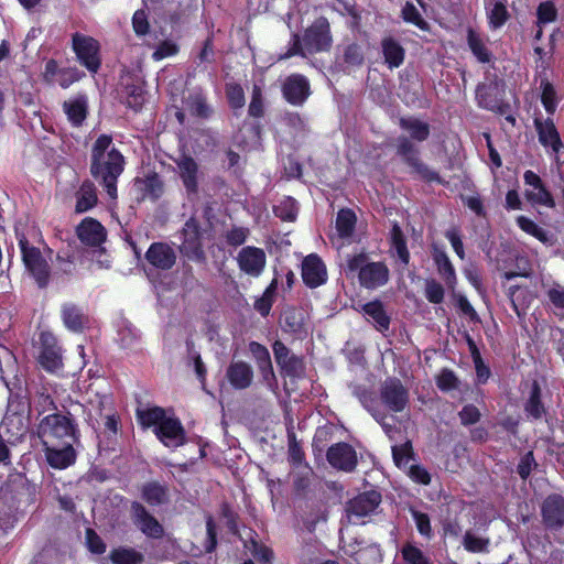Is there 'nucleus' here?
Segmentation results:
<instances>
[{"mask_svg": "<svg viewBox=\"0 0 564 564\" xmlns=\"http://www.w3.org/2000/svg\"><path fill=\"white\" fill-rule=\"evenodd\" d=\"M236 260L241 272L257 278L264 271L267 254L262 248L246 246L240 249Z\"/></svg>", "mask_w": 564, "mask_h": 564, "instance_id": "18", "label": "nucleus"}, {"mask_svg": "<svg viewBox=\"0 0 564 564\" xmlns=\"http://www.w3.org/2000/svg\"><path fill=\"white\" fill-rule=\"evenodd\" d=\"M488 25L491 30L501 29L511 18L508 0H484Z\"/></svg>", "mask_w": 564, "mask_h": 564, "instance_id": "29", "label": "nucleus"}, {"mask_svg": "<svg viewBox=\"0 0 564 564\" xmlns=\"http://www.w3.org/2000/svg\"><path fill=\"white\" fill-rule=\"evenodd\" d=\"M467 44L479 63L487 64L491 62L492 53L486 46L481 36L471 28L467 30Z\"/></svg>", "mask_w": 564, "mask_h": 564, "instance_id": "41", "label": "nucleus"}, {"mask_svg": "<svg viewBox=\"0 0 564 564\" xmlns=\"http://www.w3.org/2000/svg\"><path fill=\"white\" fill-rule=\"evenodd\" d=\"M281 91L286 102L302 106L311 95V85L304 75L291 74L284 79Z\"/></svg>", "mask_w": 564, "mask_h": 564, "instance_id": "19", "label": "nucleus"}, {"mask_svg": "<svg viewBox=\"0 0 564 564\" xmlns=\"http://www.w3.org/2000/svg\"><path fill=\"white\" fill-rule=\"evenodd\" d=\"M541 93V102L545 109V111L553 116L556 111L558 99L554 85L549 82L547 78H544L540 83Z\"/></svg>", "mask_w": 564, "mask_h": 564, "instance_id": "48", "label": "nucleus"}, {"mask_svg": "<svg viewBox=\"0 0 564 564\" xmlns=\"http://www.w3.org/2000/svg\"><path fill=\"white\" fill-rule=\"evenodd\" d=\"M140 491L141 498L150 506H161L169 501V487L158 480L144 482Z\"/></svg>", "mask_w": 564, "mask_h": 564, "instance_id": "36", "label": "nucleus"}, {"mask_svg": "<svg viewBox=\"0 0 564 564\" xmlns=\"http://www.w3.org/2000/svg\"><path fill=\"white\" fill-rule=\"evenodd\" d=\"M306 315L302 308L290 307L283 313V330L290 334H301L305 330Z\"/></svg>", "mask_w": 564, "mask_h": 564, "instance_id": "40", "label": "nucleus"}, {"mask_svg": "<svg viewBox=\"0 0 564 564\" xmlns=\"http://www.w3.org/2000/svg\"><path fill=\"white\" fill-rule=\"evenodd\" d=\"M393 462L398 467L405 465L413 457V447L411 441L392 447Z\"/></svg>", "mask_w": 564, "mask_h": 564, "instance_id": "60", "label": "nucleus"}, {"mask_svg": "<svg viewBox=\"0 0 564 564\" xmlns=\"http://www.w3.org/2000/svg\"><path fill=\"white\" fill-rule=\"evenodd\" d=\"M77 443L65 442L63 444L42 445L47 464L54 469H66L74 465L77 452L74 447Z\"/></svg>", "mask_w": 564, "mask_h": 564, "instance_id": "16", "label": "nucleus"}, {"mask_svg": "<svg viewBox=\"0 0 564 564\" xmlns=\"http://www.w3.org/2000/svg\"><path fill=\"white\" fill-rule=\"evenodd\" d=\"M39 366L48 373H57L63 370V348L51 332H41L39 336Z\"/></svg>", "mask_w": 564, "mask_h": 564, "instance_id": "8", "label": "nucleus"}, {"mask_svg": "<svg viewBox=\"0 0 564 564\" xmlns=\"http://www.w3.org/2000/svg\"><path fill=\"white\" fill-rule=\"evenodd\" d=\"M264 112L265 108L262 88L259 85H253L251 100L248 106V115L252 118H262Z\"/></svg>", "mask_w": 564, "mask_h": 564, "instance_id": "56", "label": "nucleus"}, {"mask_svg": "<svg viewBox=\"0 0 564 564\" xmlns=\"http://www.w3.org/2000/svg\"><path fill=\"white\" fill-rule=\"evenodd\" d=\"M523 411L530 421H540L547 414V408L542 400V388L538 380L531 383L528 398L523 403Z\"/></svg>", "mask_w": 564, "mask_h": 564, "instance_id": "28", "label": "nucleus"}, {"mask_svg": "<svg viewBox=\"0 0 564 564\" xmlns=\"http://www.w3.org/2000/svg\"><path fill=\"white\" fill-rule=\"evenodd\" d=\"M357 217L350 208H341L336 217V230L340 238L350 237L356 227Z\"/></svg>", "mask_w": 564, "mask_h": 564, "instance_id": "46", "label": "nucleus"}, {"mask_svg": "<svg viewBox=\"0 0 564 564\" xmlns=\"http://www.w3.org/2000/svg\"><path fill=\"white\" fill-rule=\"evenodd\" d=\"M503 84L497 79L479 83L475 89L477 106L496 115H506L511 108L510 104L503 99Z\"/></svg>", "mask_w": 564, "mask_h": 564, "instance_id": "7", "label": "nucleus"}, {"mask_svg": "<svg viewBox=\"0 0 564 564\" xmlns=\"http://www.w3.org/2000/svg\"><path fill=\"white\" fill-rule=\"evenodd\" d=\"M412 518L415 522L419 533L427 539H431L433 531L429 514L419 510H412Z\"/></svg>", "mask_w": 564, "mask_h": 564, "instance_id": "63", "label": "nucleus"}, {"mask_svg": "<svg viewBox=\"0 0 564 564\" xmlns=\"http://www.w3.org/2000/svg\"><path fill=\"white\" fill-rule=\"evenodd\" d=\"M424 295L430 303L441 304L444 301L445 291L443 285L435 279H427Z\"/></svg>", "mask_w": 564, "mask_h": 564, "instance_id": "59", "label": "nucleus"}, {"mask_svg": "<svg viewBox=\"0 0 564 564\" xmlns=\"http://www.w3.org/2000/svg\"><path fill=\"white\" fill-rule=\"evenodd\" d=\"M135 416L139 424L143 429H156L160 423L167 416L165 409L154 405L147 409H137Z\"/></svg>", "mask_w": 564, "mask_h": 564, "instance_id": "42", "label": "nucleus"}, {"mask_svg": "<svg viewBox=\"0 0 564 564\" xmlns=\"http://www.w3.org/2000/svg\"><path fill=\"white\" fill-rule=\"evenodd\" d=\"M182 245L181 252L189 260L202 262L206 259L202 242V229L199 221L195 217H189L181 231Z\"/></svg>", "mask_w": 564, "mask_h": 564, "instance_id": "10", "label": "nucleus"}, {"mask_svg": "<svg viewBox=\"0 0 564 564\" xmlns=\"http://www.w3.org/2000/svg\"><path fill=\"white\" fill-rule=\"evenodd\" d=\"M182 183L188 194L198 192V164L191 155H184L177 161Z\"/></svg>", "mask_w": 564, "mask_h": 564, "instance_id": "31", "label": "nucleus"}, {"mask_svg": "<svg viewBox=\"0 0 564 564\" xmlns=\"http://www.w3.org/2000/svg\"><path fill=\"white\" fill-rule=\"evenodd\" d=\"M350 556L356 564H381L383 561L382 550L377 543L359 547L357 551L352 552Z\"/></svg>", "mask_w": 564, "mask_h": 564, "instance_id": "45", "label": "nucleus"}, {"mask_svg": "<svg viewBox=\"0 0 564 564\" xmlns=\"http://www.w3.org/2000/svg\"><path fill=\"white\" fill-rule=\"evenodd\" d=\"M274 214L284 221H294L297 216L295 199L292 197L285 198L280 205L274 207Z\"/></svg>", "mask_w": 564, "mask_h": 564, "instance_id": "58", "label": "nucleus"}, {"mask_svg": "<svg viewBox=\"0 0 564 564\" xmlns=\"http://www.w3.org/2000/svg\"><path fill=\"white\" fill-rule=\"evenodd\" d=\"M61 317L65 327L74 333H82L89 322L83 308L74 303L62 305Z\"/></svg>", "mask_w": 564, "mask_h": 564, "instance_id": "30", "label": "nucleus"}, {"mask_svg": "<svg viewBox=\"0 0 564 564\" xmlns=\"http://www.w3.org/2000/svg\"><path fill=\"white\" fill-rule=\"evenodd\" d=\"M36 435L42 445L80 442L77 421L69 411H57L43 416L36 425Z\"/></svg>", "mask_w": 564, "mask_h": 564, "instance_id": "4", "label": "nucleus"}, {"mask_svg": "<svg viewBox=\"0 0 564 564\" xmlns=\"http://www.w3.org/2000/svg\"><path fill=\"white\" fill-rule=\"evenodd\" d=\"M145 260L155 269L167 271L176 262L174 249L165 242H152L145 252Z\"/></svg>", "mask_w": 564, "mask_h": 564, "instance_id": "27", "label": "nucleus"}, {"mask_svg": "<svg viewBox=\"0 0 564 564\" xmlns=\"http://www.w3.org/2000/svg\"><path fill=\"white\" fill-rule=\"evenodd\" d=\"M533 124L540 144L544 149H551L552 153L555 155V160L558 161L560 154L564 150V143L554 120L551 117H547L546 119L535 117L533 119Z\"/></svg>", "mask_w": 564, "mask_h": 564, "instance_id": "15", "label": "nucleus"}, {"mask_svg": "<svg viewBox=\"0 0 564 564\" xmlns=\"http://www.w3.org/2000/svg\"><path fill=\"white\" fill-rule=\"evenodd\" d=\"M381 52L388 68L400 67L405 59L404 47L392 36H386L381 40Z\"/></svg>", "mask_w": 564, "mask_h": 564, "instance_id": "33", "label": "nucleus"}, {"mask_svg": "<svg viewBox=\"0 0 564 564\" xmlns=\"http://www.w3.org/2000/svg\"><path fill=\"white\" fill-rule=\"evenodd\" d=\"M63 109L74 127H80L88 116V105L85 96L64 101Z\"/></svg>", "mask_w": 564, "mask_h": 564, "instance_id": "37", "label": "nucleus"}, {"mask_svg": "<svg viewBox=\"0 0 564 564\" xmlns=\"http://www.w3.org/2000/svg\"><path fill=\"white\" fill-rule=\"evenodd\" d=\"M272 350L282 376L292 379L304 377L306 366L303 357L292 354L281 340H275L272 344Z\"/></svg>", "mask_w": 564, "mask_h": 564, "instance_id": "11", "label": "nucleus"}, {"mask_svg": "<svg viewBox=\"0 0 564 564\" xmlns=\"http://www.w3.org/2000/svg\"><path fill=\"white\" fill-rule=\"evenodd\" d=\"M248 347L256 360L257 367L265 366V364L271 361L269 349L264 345L258 341H250Z\"/></svg>", "mask_w": 564, "mask_h": 564, "instance_id": "64", "label": "nucleus"}, {"mask_svg": "<svg viewBox=\"0 0 564 564\" xmlns=\"http://www.w3.org/2000/svg\"><path fill=\"white\" fill-rule=\"evenodd\" d=\"M382 496L377 490H368L362 494H359L355 498L348 501L347 503V512L349 516H355L357 518H364L372 512L379 507L381 503Z\"/></svg>", "mask_w": 564, "mask_h": 564, "instance_id": "25", "label": "nucleus"}, {"mask_svg": "<svg viewBox=\"0 0 564 564\" xmlns=\"http://www.w3.org/2000/svg\"><path fill=\"white\" fill-rule=\"evenodd\" d=\"M185 105L189 113L199 119H208L214 112L203 91L189 94L185 99Z\"/></svg>", "mask_w": 564, "mask_h": 564, "instance_id": "39", "label": "nucleus"}, {"mask_svg": "<svg viewBox=\"0 0 564 564\" xmlns=\"http://www.w3.org/2000/svg\"><path fill=\"white\" fill-rule=\"evenodd\" d=\"M10 392L9 402L13 406L17 403V409H30V402L26 397V389L22 388L21 381L15 379L14 382H6Z\"/></svg>", "mask_w": 564, "mask_h": 564, "instance_id": "51", "label": "nucleus"}, {"mask_svg": "<svg viewBox=\"0 0 564 564\" xmlns=\"http://www.w3.org/2000/svg\"><path fill=\"white\" fill-rule=\"evenodd\" d=\"M226 98L231 109H241L246 104L243 88L238 83H228L225 86Z\"/></svg>", "mask_w": 564, "mask_h": 564, "instance_id": "55", "label": "nucleus"}, {"mask_svg": "<svg viewBox=\"0 0 564 564\" xmlns=\"http://www.w3.org/2000/svg\"><path fill=\"white\" fill-rule=\"evenodd\" d=\"M400 17L405 23L415 25L421 31H431L430 23L422 17L417 8L410 1H406L402 7Z\"/></svg>", "mask_w": 564, "mask_h": 564, "instance_id": "47", "label": "nucleus"}, {"mask_svg": "<svg viewBox=\"0 0 564 564\" xmlns=\"http://www.w3.org/2000/svg\"><path fill=\"white\" fill-rule=\"evenodd\" d=\"M541 516L544 527L557 531L564 527V497L558 494L549 495L542 502Z\"/></svg>", "mask_w": 564, "mask_h": 564, "instance_id": "22", "label": "nucleus"}, {"mask_svg": "<svg viewBox=\"0 0 564 564\" xmlns=\"http://www.w3.org/2000/svg\"><path fill=\"white\" fill-rule=\"evenodd\" d=\"M135 186L142 193V200L149 198L156 202L164 193V183L156 172H150L143 178H137Z\"/></svg>", "mask_w": 564, "mask_h": 564, "instance_id": "32", "label": "nucleus"}, {"mask_svg": "<svg viewBox=\"0 0 564 564\" xmlns=\"http://www.w3.org/2000/svg\"><path fill=\"white\" fill-rule=\"evenodd\" d=\"M365 253H358L347 260V269L350 272H358L359 284L368 290H376L388 283L390 271L382 261L367 262Z\"/></svg>", "mask_w": 564, "mask_h": 564, "instance_id": "5", "label": "nucleus"}, {"mask_svg": "<svg viewBox=\"0 0 564 564\" xmlns=\"http://www.w3.org/2000/svg\"><path fill=\"white\" fill-rule=\"evenodd\" d=\"M86 545L90 553L101 555L106 552L107 545L99 534L91 528L86 529Z\"/></svg>", "mask_w": 564, "mask_h": 564, "instance_id": "61", "label": "nucleus"}, {"mask_svg": "<svg viewBox=\"0 0 564 564\" xmlns=\"http://www.w3.org/2000/svg\"><path fill=\"white\" fill-rule=\"evenodd\" d=\"M343 61L345 64L350 66L362 65L365 61V54L361 46L356 42L347 44L344 47Z\"/></svg>", "mask_w": 564, "mask_h": 564, "instance_id": "57", "label": "nucleus"}, {"mask_svg": "<svg viewBox=\"0 0 564 564\" xmlns=\"http://www.w3.org/2000/svg\"><path fill=\"white\" fill-rule=\"evenodd\" d=\"M249 236L248 227L234 225L225 231L224 239L228 247L238 248L248 240Z\"/></svg>", "mask_w": 564, "mask_h": 564, "instance_id": "53", "label": "nucleus"}, {"mask_svg": "<svg viewBox=\"0 0 564 564\" xmlns=\"http://www.w3.org/2000/svg\"><path fill=\"white\" fill-rule=\"evenodd\" d=\"M524 184L531 189H525V199L532 205H541L549 208L555 206L551 192L546 188L542 178L533 171L527 170L523 174Z\"/></svg>", "mask_w": 564, "mask_h": 564, "instance_id": "21", "label": "nucleus"}, {"mask_svg": "<svg viewBox=\"0 0 564 564\" xmlns=\"http://www.w3.org/2000/svg\"><path fill=\"white\" fill-rule=\"evenodd\" d=\"M98 203L97 191L93 182L84 181L76 193L75 212L83 214L94 208Z\"/></svg>", "mask_w": 564, "mask_h": 564, "instance_id": "38", "label": "nucleus"}, {"mask_svg": "<svg viewBox=\"0 0 564 564\" xmlns=\"http://www.w3.org/2000/svg\"><path fill=\"white\" fill-rule=\"evenodd\" d=\"M303 283L310 289H316L327 282V268L317 253L306 256L301 265Z\"/></svg>", "mask_w": 564, "mask_h": 564, "instance_id": "17", "label": "nucleus"}, {"mask_svg": "<svg viewBox=\"0 0 564 564\" xmlns=\"http://www.w3.org/2000/svg\"><path fill=\"white\" fill-rule=\"evenodd\" d=\"M361 311L373 321L375 328L378 332L383 334L389 330L391 317L387 313L384 305L380 300H373L365 303L361 306Z\"/></svg>", "mask_w": 564, "mask_h": 564, "instance_id": "34", "label": "nucleus"}, {"mask_svg": "<svg viewBox=\"0 0 564 564\" xmlns=\"http://www.w3.org/2000/svg\"><path fill=\"white\" fill-rule=\"evenodd\" d=\"M432 258L437 268L438 274L442 276L447 288L454 289L457 282V276L455 268L451 262L447 253L443 249L435 246L432 250Z\"/></svg>", "mask_w": 564, "mask_h": 564, "instance_id": "35", "label": "nucleus"}, {"mask_svg": "<svg viewBox=\"0 0 564 564\" xmlns=\"http://www.w3.org/2000/svg\"><path fill=\"white\" fill-rule=\"evenodd\" d=\"M100 43L90 35L75 32L72 35V50L77 62L90 74H96L101 67Z\"/></svg>", "mask_w": 564, "mask_h": 564, "instance_id": "6", "label": "nucleus"}, {"mask_svg": "<svg viewBox=\"0 0 564 564\" xmlns=\"http://www.w3.org/2000/svg\"><path fill=\"white\" fill-rule=\"evenodd\" d=\"M536 25H546L557 21L558 11L555 3L551 0L542 1L536 7Z\"/></svg>", "mask_w": 564, "mask_h": 564, "instance_id": "50", "label": "nucleus"}, {"mask_svg": "<svg viewBox=\"0 0 564 564\" xmlns=\"http://www.w3.org/2000/svg\"><path fill=\"white\" fill-rule=\"evenodd\" d=\"M21 260L28 274L39 289H46L51 282L53 250L34 228L26 234L15 230Z\"/></svg>", "mask_w": 564, "mask_h": 564, "instance_id": "3", "label": "nucleus"}, {"mask_svg": "<svg viewBox=\"0 0 564 564\" xmlns=\"http://www.w3.org/2000/svg\"><path fill=\"white\" fill-rule=\"evenodd\" d=\"M380 400L392 412H402L409 404V391L400 379L389 378L380 387Z\"/></svg>", "mask_w": 564, "mask_h": 564, "instance_id": "13", "label": "nucleus"}, {"mask_svg": "<svg viewBox=\"0 0 564 564\" xmlns=\"http://www.w3.org/2000/svg\"><path fill=\"white\" fill-rule=\"evenodd\" d=\"M156 438L165 446H183L186 443V432L177 416H166L156 429Z\"/></svg>", "mask_w": 564, "mask_h": 564, "instance_id": "20", "label": "nucleus"}, {"mask_svg": "<svg viewBox=\"0 0 564 564\" xmlns=\"http://www.w3.org/2000/svg\"><path fill=\"white\" fill-rule=\"evenodd\" d=\"M254 372L250 364L243 360H232L226 369V379L235 390H246L251 387Z\"/></svg>", "mask_w": 564, "mask_h": 564, "instance_id": "26", "label": "nucleus"}, {"mask_svg": "<svg viewBox=\"0 0 564 564\" xmlns=\"http://www.w3.org/2000/svg\"><path fill=\"white\" fill-rule=\"evenodd\" d=\"M112 144V137L100 134L91 147L90 174L110 198H117V182L124 171L123 154Z\"/></svg>", "mask_w": 564, "mask_h": 564, "instance_id": "2", "label": "nucleus"}, {"mask_svg": "<svg viewBox=\"0 0 564 564\" xmlns=\"http://www.w3.org/2000/svg\"><path fill=\"white\" fill-rule=\"evenodd\" d=\"M75 231L79 241L91 248L100 247L107 239L106 228L99 220L93 217H85L76 226Z\"/></svg>", "mask_w": 564, "mask_h": 564, "instance_id": "23", "label": "nucleus"}, {"mask_svg": "<svg viewBox=\"0 0 564 564\" xmlns=\"http://www.w3.org/2000/svg\"><path fill=\"white\" fill-rule=\"evenodd\" d=\"M400 128L408 131L410 137L401 135L397 139L395 153L402 162L410 169L411 174L416 175L425 183H437L445 185L446 182L440 173L431 169L420 156V150L414 144L424 142L430 138L431 127L417 118H401Z\"/></svg>", "mask_w": 564, "mask_h": 564, "instance_id": "1", "label": "nucleus"}, {"mask_svg": "<svg viewBox=\"0 0 564 564\" xmlns=\"http://www.w3.org/2000/svg\"><path fill=\"white\" fill-rule=\"evenodd\" d=\"M390 245L395 251L400 262L406 267L410 263V252L406 245V238L398 224H394L390 232Z\"/></svg>", "mask_w": 564, "mask_h": 564, "instance_id": "44", "label": "nucleus"}, {"mask_svg": "<svg viewBox=\"0 0 564 564\" xmlns=\"http://www.w3.org/2000/svg\"><path fill=\"white\" fill-rule=\"evenodd\" d=\"M303 44L308 54L329 52L333 45L330 24L326 17L316 18L304 31Z\"/></svg>", "mask_w": 564, "mask_h": 564, "instance_id": "9", "label": "nucleus"}, {"mask_svg": "<svg viewBox=\"0 0 564 564\" xmlns=\"http://www.w3.org/2000/svg\"><path fill=\"white\" fill-rule=\"evenodd\" d=\"M326 459L334 469L344 473H352L358 465L356 449L346 442L330 445L326 452Z\"/></svg>", "mask_w": 564, "mask_h": 564, "instance_id": "14", "label": "nucleus"}, {"mask_svg": "<svg viewBox=\"0 0 564 564\" xmlns=\"http://www.w3.org/2000/svg\"><path fill=\"white\" fill-rule=\"evenodd\" d=\"M108 558L112 564H142L144 562V555L129 546L113 547Z\"/></svg>", "mask_w": 564, "mask_h": 564, "instance_id": "43", "label": "nucleus"}, {"mask_svg": "<svg viewBox=\"0 0 564 564\" xmlns=\"http://www.w3.org/2000/svg\"><path fill=\"white\" fill-rule=\"evenodd\" d=\"M404 564H432L431 558L416 545L406 542L401 549Z\"/></svg>", "mask_w": 564, "mask_h": 564, "instance_id": "49", "label": "nucleus"}, {"mask_svg": "<svg viewBox=\"0 0 564 564\" xmlns=\"http://www.w3.org/2000/svg\"><path fill=\"white\" fill-rule=\"evenodd\" d=\"M131 512L134 523L144 535L151 539H161L164 535L163 525L142 503L133 501L131 503Z\"/></svg>", "mask_w": 564, "mask_h": 564, "instance_id": "24", "label": "nucleus"}, {"mask_svg": "<svg viewBox=\"0 0 564 564\" xmlns=\"http://www.w3.org/2000/svg\"><path fill=\"white\" fill-rule=\"evenodd\" d=\"M463 546L469 553H488L490 539L477 536L471 531H466L463 536Z\"/></svg>", "mask_w": 564, "mask_h": 564, "instance_id": "52", "label": "nucleus"}, {"mask_svg": "<svg viewBox=\"0 0 564 564\" xmlns=\"http://www.w3.org/2000/svg\"><path fill=\"white\" fill-rule=\"evenodd\" d=\"M132 29L137 36H145L150 33V22L145 10L139 9L132 17Z\"/></svg>", "mask_w": 564, "mask_h": 564, "instance_id": "62", "label": "nucleus"}, {"mask_svg": "<svg viewBox=\"0 0 564 564\" xmlns=\"http://www.w3.org/2000/svg\"><path fill=\"white\" fill-rule=\"evenodd\" d=\"M85 76V73L77 67H59L58 62L50 58L45 63L42 73V79L47 85L57 84L63 89L70 87L74 83L79 82Z\"/></svg>", "mask_w": 564, "mask_h": 564, "instance_id": "12", "label": "nucleus"}, {"mask_svg": "<svg viewBox=\"0 0 564 564\" xmlns=\"http://www.w3.org/2000/svg\"><path fill=\"white\" fill-rule=\"evenodd\" d=\"M435 383L442 392H449L457 390L459 388L460 381L452 369L443 368L435 377Z\"/></svg>", "mask_w": 564, "mask_h": 564, "instance_id": "54", "label": "nucleus"}]
</instances>
